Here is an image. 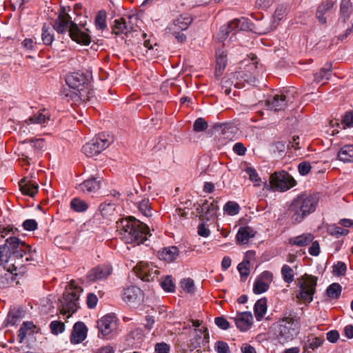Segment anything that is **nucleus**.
I'll return each mask as SVG.
<instances>
[{
  "mask_svg": "<svg viewBox=\"0 0 353 353\" xmlns=\"http://www.w3.org/2000/svg\"><path fill=\"white\" fill-rule=\"evenodd\" d=\"M270 285L260 279H256L253 285V292L255 294H260L268 290Z\"/></svg>",
  "mask_w": 353,
  "mask_h": 353,
  "instance_id": "obj_47",
  "label": "nucleus"
},
{
  "mask_svg": "<svg viewBox=\"0 0 353 353\" xmlns=\"http://www.w3.org/2000/svg\"><path fill=\"white\" fill-rule=\"evenodd\" d=\"M35 252V251H34ZM33 260V251L29 245L17 236H10L0 245V264L5 263L6 272L0 276V288H7L19 276L26 272L27 262Z\"/></svg>",
  "mask_w": 353,
  "mask_h": 353,
  "instance_id": "obj_1",
  "label": "nucleus"
},
{
  "mask_svg": "<svg viewBox=\"0 0 353 353\" xmlns=\"http://www.w3.org/2000/svg\"><path fill=\"white\" fill-rule=\"evenodd\" d=\"M112 269L108 265H98L89 272L88 279L92 282L105 279L112 274Z\"/></svg>",
  "mask_w": 353,
  "mask_h": 353,
  "instance_id": "obj_19",
  "label": "nucleus"
},
{
  "mask_svg": "<svg viewBox=\"0 0 353 353\" xmlns=\"http://www.w3.org/2000/svg\"><path fill=\"white\" fill-rule=\"evenodd\" d=\"M122 299L129 304H139L143 301L141 290L136 286H130L123 290Z\"/></svg>",
  "mask_w": 353,
  "mask_h": 353,
  "instance_id": "obj_18",
  "label": "nucleus"
},
{
  "mask_svg": "<svg viewBox=\"0 0 353 353\" xmlns=\"http://www.w3.org/2000/svg\"><path fill=\"white\" fill-rule=\"evenodd\" d=\"M53 29L59 34H65L67 32L71 39L76 43L88 46L91 42L89 30L83 31L79 26L72 21L69 14H59L53 23Z\"/></svg>",
  "mask_w": 353,
  "mask_h": 353,
  "instance_id": "obj_5",
  "label": "nucleus"
},
{
  "mask_svg": "<svg viewBox=\"0 0 353 353\" xmlns=\"http://www.w3.org/2000/svg\"><path fill=\"white\" fill-rule=\"evenodd\" d=\"M121 238L126 243L140 245L151 235L148 226L133 216L122 219L117 222Z\"/></svg>",
  "mask_w": 353,
  "mask_h": 353,
  "instance_id": "obj_3",
  "label": "nucleus"
},
{
  "mask_svg": "<svg viewBox=\"0 0 353 353\" xmlns=\"http://www.w3.org/2000/svg\"><path fill=\"white\" fill-rule=\"evenodd\" d=\"M95 26L98 30H101L106 28V12L105 10L98 12L95 18Z\"/></svg>",
  "mask_w": 353,
  "mask_h": 353,
  "instance_id": "obj_45",
  "label": "nucleus"
},
{
  "mask_svg": "<svg viewBox=\"0 0 353 353\" xmlns=\"http://www.w3.org/2000/svg\"><path fill=\"white\" fill-rule=\"evenodd\" d=\"M334 4L335 1L325 0L317 6L315 17L321 24H327V19L325 14L334 7Z\"/></svg>",
  "mask_w": 353,
  "mask_h": 353,
  "instance_id": "obj_22",
  "label": "nucleus"
},
{
  "mask_svg": "<svg viewBox=\"0 0 353 353\" xmlns=\"http://www.w3.org/2000/svg\"><path fill=\"white\" fill-rule=\"evenodd\" d=\"M288 100L283 94H274L265 101L267 108L274 112L284 110L288 107Z\"/></svg>",
  "mask_w": 353,
  "mask_h": 353,
  "instance_id": "obj_17",
  "label": "nucleus"
},
{
  "mask_svg": "<svg viewBox=\"0 0 353 353\" xmlns=\"http://www.w3.org/2000/svg\"><path fill=\"white\" fill-rule=\"evenodd\" d=\"M327 232L336 238H339L341 236L347 235L349 233V230L347 229H343L339 226H337L335 224H332L328 225Z\"/></svg>",
  "mask_w": 353,
  "mask_h": 353,
  "instance_id": "obj_42",
  "label": "nucleus"
},
{
  "mask_svg": "<svg viewBox=\"0 0 353 353\" xmlns=\"http://www.w3.org/2000/svg\"><path fill=\"white\" fill-rule=\"evenodd\" d=\"M111 142L108 136L104 133L99 134L83 146L82 151L87 157H92L99 154Z\"/></svg>",
  "mask_w": 353,
  "mask_h": 353,
  "instance_id": "obj_7",
  "label": "nucleus"
},
{
  "mask_svg": "<svg viewBox=\"0 0 353 353\" xmlns=\"http://www.w3.org/2000/svg\"><path fill=\"white\" fill-rule=\"evenodd\" d=\"M256 232L250 227L239 228L236 235V241L240 244H247L250 239L254 237Z\"/></svg>",
  "mask_w": 353,
  "mask_h": 353,
  "instance_id": "obj_26",
  "label": "nucleus"
},
{
  "mask_svg": "<svg viewBox=\"0 0 353 353\" xmlns=\"http://www.w3.org/2000/svg\"><path fill=\"white\" fill-rule=\"evenodd\" d=\"M26 311L22 307H13L10 310L3 324L14 325L25 316Z\"/></svg>",
  "mask_w": 353,
  "mask_h": 353,
  "instance_id": "obj_24",
  "label": "nucleus"
},
{
  "mask_svg": "<svg viewBox=\"0 0 353 353\" xmlns=\"http://www.w3.org/2000/svg\"><path fill=\"white\" fill-rule=\"evenodd\" d=\"M311 168L310 163L307 161H303L298 165L299 172L302 176L307 174L310 172Z\"/></svg>",
  "mask_w": 353,
  "mask_h": 353,
  "instance_id": "obj_60",
  "label": "nucleus"
},
{
  "mask_svg": "<svg viewBox=\"0 0 353 353\" xmlns=\"http://www.w3.org/2000/svg\"><path fill=\"white\" fill-rule=\"evenodd\" d=\"M139 211L145 216L150 217L152 215V208L148 199H143L137 203Z\"/></svg>",
  "mask_w": 353,
  "mask_h": 353,
  "instance_id": "obj_40",
  "label": "nucleus"
},
{
  "mask_svg": "<svg viewBox=\"0 0 353 353\" xmlns=\"http://www.w3.org/2000/svg\"><path fill=\"white\" fill-rule=\"evenodd\" d=\"M236 327L241 331L248 330L253 323V317L250 312H243L237 314L234 318Z\"/></svg>",
  "mask_w": 353,
  "mask_h": 353,
  "instance_id": "obj_21",
  "label": "nucleus"
},
{
  "mask_svg": "<svg viewBox=\"0 0 353 353\" xmlns=\"http://www.w3.org/2000/svg\"><path fill=\"white\" fill-rule=\"evenodd\" d=\"M238 19H234L228 23L227 26H222L219 33V39L223 41L227 38L229 33L232 31H239V23H237Z\"/></svg>",
  "mask_w": 353,
  "mask_h": 353,
  "instance_id": "obj_33",
  "label": "nucleus"
},
{
  "mask_svg": "<svg viewBox=\"0 0 353 353\" xmlns=\"http://www.w3.org/2000/svg\"><path fill=\"white\" fill-rule=\"evenodd\" d=\"M314 235L311 233H303L301 235L289 239V243L291 245H296L298 247H304L312 242Z\"/></svg>",
  "mask_w": 353,
  "mask_h": 353,
  "instance_id": "obj_28",
  "label": "nucleus"
},
{
  "mask_svg": "<svg viewBox=\"0 0 353 353\" xmlns=\"http://www.w3.org/2000/svg\"><path fill=\"white\" fill-rule=\"evenodd\" d=\"M41 39L43 43L46 46L52 44L54 39V35L50 32L48 28H46L45 26L42 28Z\"/></svg>",
  "mask_w": 353,
  "mask_h": 353,
  "instance_id": "obj_57",
  "label": "nucleus"
},
{
  "mask_svg": "<svg viewBox=\"0 0 353 353\" xmlns=\"http://www.w3.org/2000/svg\"><path fill=\"white\" fill-rule=\"evenodd\" d=\"M192 21L189 14H181L174 19L165 28L166 33H177L188 29Z\"/></svg>",
  "mask_w": 353,
  "mask_h": 353,
  "instance_id": "obj_15",
  "label": "nucleus"
},
{
  "mask_svg": "<svg viewBox=\"0 0 353 353\" xmlns=\"http://www.w3.org/2000/svg\"><path fill=\"white\" fill-rule=\"evenodd\" d=\"M192 339H196L198 341L203 343L205 345V343H208L209 334L208 333V329L205 327L204 330L202 329H195V335Z\"/></svg>",
  "mask_w": 353,
  "mask_h": 353,
  "instance_id": "obj_48",
  "label": "nucleus"
},
{
  "mask_svg": "<svg viewBox=\"0 0 353 353\" xmlns=\"http://www.w3.org/2000/svg\"><path fill=\"white\" fill-rule=\"evenodd\" d=\"M341 124L343 125V129L353 128V111H347L345 113Z\"/></svg>",
  "mask_w": 353,
  "mask_h": 353,
  "instance_id": "obj_58",
  "label": "nucleus"
},
{
  "mask_svg": "<svg viewBox=\"0 0 353 353\" xmlns=\"http://www.w3.org/2000/svg\"><path fill=\"white\" fill-rule=\"evenodd\" d=\"M214 323L219 328L222 330H227L230 327V323L223 316H218L214 319Z\"/></svg>",
  "mask_w": 353,
  "mask_h": 353,
  "instance_id": "obj_62",
  "label": "nucleus"
},
{
  "mask_svg": "<svg viewBox=\"0 0 353 353\" xmlns=\"http://www.w3.org/2000/svg\"><path fill=\"white\" fill-rule=\"evenodd\" d=\"M81 190L86 192H95L100 188V181L95 178L88 179L80 184Z\"/></svg>",
  "mask_w": 353,
  "mask_h": 353,
  "instance_id": "obj_35",
  "label": "nucleus"
},
{
  "mask_svg": "<svg viewBox=\"0 0 353 353\" xmlns=\"http://www.w3.org/2000/svg\"><path fill=\"white\" fill-rule=\"evenodd\" d=\"M250 262L248 260H243L237 266L241 279H246L250 274Z\"/></svg>",
  "mask_w": 353,
  "mask_h": 353,
  "instance_id": "obj_51",
  "label": "nucleus"
},
{
  "mask_svg": "<svg viewBox=\"0 0 353 353\" xmlns=\"http://www.w3.org/2000/svg\"><path fill=\"white\" fill-rule=\"evenodd\" d=\"M256 279L270 285L273 280V274L270 271H263Z\"/></svg>",
  "mask_w": 353,
  "mask_h": 353,
  "instance_id": "obj_64",
  "label": "nucleus"
},
{
  "mask_svg": "<svg viewBox=\"0 0 353 353\" xmlns=\"http://www.w3.org/2000/svg\"><path fill=\"white\" fill-rule=\"evenodd\" d=\"M290 10L288 4H280L276 8L270 21L265 25V27L259 33L260 34H267L275 30L279 22L286 16Z\"/></svg>",
  "mask_w": 353,
  "mask_h": 353,
  "instance_id": "obj_12",
  "label": "nucleus"
},
{
  "mask_svg": "<svg viewBox=\"0 0 353 353\" xmlns=\"http://www.w3.org/2000/svg\"><path fill=\"white\" fill-rule=\"evenodd\" d=\"M23 143L29 144L26 149V152L22 154L23 160L27 161L28 164L30 163L29 161L36 157L45 148V141L43 139L26 140Z\"/></svg>",
  "mask_w": 353,
  "mask_h": 353,
  "instance_id": "obj_14",
  "label": "nucleus"
},
{
  "mask_svg": "<svg viewBox=\"0 0 353 353\" xmlns=\"http://www.w3.org/2000/svg\"><path fill=\"white\" fill-rule=\"evenodd\" d=\"M179 249L176 246L165 248L159 253V258L168 263L173 262L179 256Z\"/></svg>",
  "mask_w": 353,
  "mask_h": 353,
  "instance_id": "obj_30",
  "label": "nucleus"
},
{
  "mask_svg": "<svg viewBox=\"0 0 353 353\" xmlns=\"http://www.w3.org/2000/svg\"><path fill=\"white\" fill-rule=\"evenodd\" d=\"M216 65L225 68L227 63V54H225V52L223 50L219 49L216 52Z\"/></svg>",
  "mask_w": 353,
  "mask_h": 353,
  "instance_id": "obj_56",
  "label": "nucleus"
},
{
  "mask_svg": "<svg viewBox=\"0 0 353 353\" xmlns=\"http://www.w3.org/2000/svg\"><path fill=\"white\" fill-rule=\"evenodd\" d=\"M352 10V4L350 0H341L340 4V15L343 22H345L349 19Z\"/></svg>",
  "mask_w": 353,
  "mask_h": 353,
  "instance_id": "obj_36",
  "label": "nucleus"
},
{
  "mask_svg": "<svg viewBox=\"0 0 353 353\" xmlns=\"http://www.w3.org/2000/svg\"><path fill=\"white\" fill-rule=\"evenodd\" d=\"M237 23H239V30L244 31L252 30L254 24L249 19L241 17L238 19Z\"/></svg>",
  "mask_w": 353,
  "mask_h": 353,
  "instance_id": "obj_53",
  "label": "nucleus"
},
{
  "mask_svg": "<svg viewBox=\"0 0 353 353\" xmlns=\"http://www.w3.org/2000/svg\"><path fill=\"white\" fill-rule=\"evenodd\" d=\"M347 271V266L344 262L338 261L336 264L333 266V274L335 276H340L345 274Z\"/></svg>",
  "mask_w": 353,
  "mask_h": 353,
  "instance_id": "obj_55",
  "label": "nucleus"
},
{
  "mask_svg": "<svg viewBox=\"0 0 353 353\" xmlns=\"http://www.w3.org/2000/svg\"><path fill=\"white\" fill-rule=\"evenodd\" d=\"M281 274L284 281L290 283L294 280V272L292 268L288 265H283L281 268Z\"/></svg>",
  "mask_w": 353,
  "mask_h": 353,
  "instance_id": "obj_49",
  "label": "nucleus"
},
{
  "mask_svg": "<svg viewBox=\"0 0 353 353\" xmlns=\"http://www.w3.org/2000/svg\"><path fill=\"white\" fill-rule=\"evenodd\" d=\"M65 82L69 87L68 90L72 91H77L83 88L86 85H89L86 76L79 72H74L68 75ZM63 90H68V88H64Z\"/></svg>",
  "mask_w": 353,
  "mask_h": 353,
  "instance_id": "obj_16",
  "label": "nucleus"
},
{
  "mask_svg": "<svg viewBox=\"0 0 353 353\" xmlns=\"http://www.w3.org/2000/svg\"><path fill=\"white\" fill-rule=\"evenodd\" d=\"M82 291L80 287H74L70 285V288H66L63 294V297L60 299L61 313L63 315L69 313L68 318L72 314L74 313L79 308V293Z\"/></svg>",
  "mask_w": 353,
  "mask_h": 353,
  "instance_id": "obj_6",
  "label": "nucleus"
},
{
  "mask_svg": "<svg viewBox=\"0 0 353 353\" xmlns=\"http://www.w3.org/2000/svg\"><path fill=\"white\" fill-rule=\"evenodd\" d=\"M19 189L24 194L33 197L38 192L39 185L35 182L27 177H23L19 182Z\"/></svg>",
  "mask_w": 353,
  "mask_h": 353,
  "instance_id": "obj_23",
  "label": "nucleus"
},
{
  "mask_svg": "<svg viewBox=\"0 0 353 353\" xmlns=\"http://www.w3.org/2000/svg\"><path fill=\"white\" fill-rule=\"evenodd\" d=\"M70 206V208L76 212H84L88 208L87 202L78 197H75L71 200Z\"/></svg>",
  "mask_w": 353,
  "mask_h": 353,
  "instance_id": "obj_38",
  "label": "nucleus"
},
{
  "mask_svg": "<svg viewBox=\"0 0 353 353\" xmlns=\"http://www.w3.org/2000/svg\"><path fill=\"white\" fill-rule=\"evenodd\" d=\"M48 120H49L48 117H47L42 112H38L37 114H34L32 116L30 117L28 119L25 121V123H26L27 124H43L45 123Z\"/></svg>",
  "mask_w": 353,
  "mask_h": 353,
  "instance_id": "obj_43",
  "label": "nucleus"
},
{
  "mask_svg": "<svg viewBox=\"0 0 353 353\" xmlns=\"http://www.w3.org/2000/svg\"><path fill=\"white\" fill-rule=\"evenodd\" d=\"M218 210L219 206L216 201L214 200L211 203H209L208 201V204L205 209V214H203V220H205L207 221H214L216 218V212Z\"/></svg>",
  "mask_w": 353,
  "mask_h": 353,
  "instance_id": "obj_34",
  "label": "nucleus"
},
{
  "mask_svg": "<svg viewBox=\"0 0 353 353\" xmlns=\"http://www.w3.org/2000/svg\"><path fill=\"white\" fill-rule=\"evenodd\" d=\"M237 79H241L250 85H255L258 81L257 76L250 71H241L236 74Z\"/></svg>",
  "mask_w": 353,
  "mask_h": 353,
  "instance_id": "obj_39",
  "label": "nucleus"
},
{
  "mask_svg": "<svg viewBox=\"0 0 353 353\" xmlns=\"http://www.w3.org/2000/svg\"><path fill=\"white\" fill-rule=\"evenodd\" d=\"M137 276L143 281H154L158 279L159 270L152 263L139 262L135 267Z\"/></svg>",
  "mask_w": 353,
  "mask_h": 353,
  "instance_id": "obj_11",
  "label": "nucleus"
},
{
  "mask_svg": "<svg viewBox=\"0 0 353 353\" xmlns=\"http://www.w3.org/2000/svg\"><path fill=\"white\" fill-rule=\"evenodd\" d=\"M267 299L262 298L259 299L254 306V314L256 321H261L267 312Z\"/></svg>",
  "mask_w": 353,
  "mask_h": 353,
  "instance_id": "obj_32",
  "label": "nucleus"
},
{
  "mask_svg": "<svg viewBox=\"0 0 353 353\" xmlns=\"http://www.w3.org/2000/svg\"><path fill=\"white\" fill-rule=\"evenodd\" d=\"M181 286L188 293L192 292L194 286V281L190 278L184 279L181 282Z\"/></svg>",
  "mask_w": 353,
  "mask_h": 353,
  "instance_id": "obj_61",
  "label": "nucleus"
},
{
  "mask_svg": "<svg viewBox=\"0 0 353 353\" xmlns=\"http://www.w3.org/2000/svg\"><path fill=\"white\" fill-rule=\"evenodd\" d=\"M319 203L316 194H301L294 198L288 208V214L293 224L301 223L304 219L313 213Z\"/></svg>",
  "mask_w": 353,
  "mask_h": 353,
  "instance_id": "obj_4",
  "label": "nucleus"
},
{
  "mask_svg": "<svg viewBox=\"0 0 353 353\" xmlns=\"http://www.w3.org/2000/svg\"><path fill=\"white\" fill-rule=\"evenodd\" d=\"M342 288L338 283H333L326 290V294L329 298L338 299L341 293Z\"/></svg>",
  "mask_w": 353,
  "mask_h": 353,
  "instance_id": "obj_41",
  "label": "nucleus"
},
{
  "mask_svg": "<svg viewBox=\"0 0 353 353\" xmlns=\"http://www.w3.org/2000/svg\"><path fill=\"white\" fill-rule=\"evenodd\" d=\"M99 332L107 339L112 336L114 332L117 329V323L112 315H105L97 321Z\"/></svg>",
  "mask_w": 353,
  "mask_h": 353,
  "instance_id": "obj_13",
  "label": "nucleus"
},
{
  "mask_svg": "<svg viewBox=\"0 0 353 353\" xmlns=\"http://www.w3.org/2000/svg\"><path fill=\"white\" fill-rule=\"evenodd\" d=\"M214 349L218 353H230L228 343L222 341H218L215 343Z\"/></svg>",
  "mask_w": 353,
  "mask_h": 353,
  "instance_id": "obj_59",
  "label": "nucleus"
},
{
  "mask_svg": "<svg viewBox=\"0 0 353 353\" xmlns=\"http://www.w3.org/2000/svg\"><path fill=\"white\" fill-rule=\"evenodd\" d=\"M23 228L27 231H34L37 229V222L34 219H27L23 223Z\"/></svg>",
  "mask_w": 353,
  "mask_h": 353,
  "instance_id": "obj_63",
  "label": "nucleus"
},
{
  "mask_svg": "<svg viewBox=\"0 0 353 353\" xmlns=\"http://www.w3.org/2000/svg\"><path fill=\"white\" fill-rule=\"evenodd\" d=\"M88 329L83 322L78 321L74 323L70 336V342L78 344L83 341L87 336Z\"/></svg>",
  "mask_w": 353,
  "mask_h": 353,
  "instance_id": "obj_20",
  "label": "nucleus"
},
{
  "mask_svg": "<svg viewBox=\"0 0 353 353\" xmlns=\"http://www.w3.org/2000/svg\"><path fill=\"white\" fill-rule=\"evenodd\" d=\"M35 325L32 321H25L22 323L18 331L17 341L19 343H22L28 334L34 332Z\"/></svg>",
  "mask_w": 353,
  "mask_h": 353,
  "instance_id": "obj_31",
  "label": "nucleus"
},
{
  "mask_svg": "<svg viewBox=\"0 0 353 353\" xmlns=\"http://www.w3.org/2000/svg\"><path fill=\"white\" fill-rule=\"evenodd\" d=\"M89 85H85V88L78 90L77 91H72L71 90H63L61 95L67 101H72L73 103H86L90 101L93 97V92L88 88Z\"/></svg>",
  "mask_w": 353,
  "mask_h": 353,
  "instance_id": "obj_9",
  "label": "nucleus"
},
{
  "mask_svg": "<svg viewBox=\"0 0 353 353\" xmlns=\"http://www.w3.org/2000/svg\"><path fill=\"white\" fill-rule=\"evenodd\" d=\"M332 63H327L325 67L322 68L320 71L315 74L314 79L316 81L319 82L323 80H329L332 75Z\"/></svg>",
  "mask_w": 353,
  "mask_h": 353,
  "instance_id": "obj_37",
  "label": "nucleus"
},
{
  "mask_svg": "<svg viewBox=\"0 0 353 353\" xmlns=\"http://www.w3.org/2000/svg\"><path fill=\"white\" fill-rule=\"evenodd\" d=\"M132 30V26H128L124 18H119L114 21L112 26V32L116 35L124 34H127Z\"/></svg>",
  "mask_w": 353,
  "mask_h": 353,
  "instance_id": "obj_25",
  "label": "nucleus"
},
{
  "mask_svg": "<svg viewBox=\"0 0 353 353\" xmlns=\"http://www.w3.org/2000/svg\"><path fill=\"white\" fill-rule=\"evenodd\" d=\"M301 330L300 319L293 310H285L283 317L273 324L275 339L282 345L294 340Z\"/></svg>",
  "mask_w": 353,
  "mask_h": 353,
  "instance_id": "obj_2",
  "label": "nucleus"
},
{
  "mask_svg": "<svg viewBox=\"0 0 353 353\" xmlns=\"http://www.w3.org/2000/svg\"><path fill=\"white\" fill-rule=\"evenodd\" d=\"M323 341V338L316 337L312 335L308 336L307 339L303 342V348L304 352L311 353L312 351L320 347Z\"/></svg>",
  "mask_w": 353,
  "mask_h": 353,
  "instance_id": "obj_27",
  "label": "nucleus"
},
{
  "mask_svg": "<svg viewBox=\"0 0 353 353\" xmlns=\"http://www.w3.org/2000/svg\"><path fill=\"white\" fill-rule=\"evenodd\" d=\"M337 158L344 163H353V145H344L338 152Z\"/></svg>",
  "mask_w": 353,
  "mask_h": 353,
  "instance_id": "obj_29",
  "label": "nucleus"
},
{
  "mask_svg": "<svg viewBox=\"0 0 353 353\" xmlns=\"http://www.w3.org/2000/svg\"><path fill=\"white\" fill-rule=\"evenodd\" d=\"M50 329L52 334L58 335L65 330V324L59 321H52L50 323Z\"/></svg>",
  "mask_w": 353,
  "mask_h": 353,
  "instance_id": "obj_50",
  "label": "nucleus"
},
{
  "mask_svg": "<svg viewBox=\"0 0 353 353\" xmlns=\"http://www.w3.org/2000/svg\"><path fill=\"white\" fill-rule=\"evenodd\" d=\"M160 285L166 292H172L174 291L175 285L171 276H166L164 280L160 282Z\"/></svg>",
  "mask_w": 353,
  "mask_h": 353,
  "instance_id": "obj_52",
  "label": "nucleus"
},
{
  "mask_svg": "<svg viewBox=\"0 0 353 353\" xmlns=\"http://www.w3.org/2000/svg\"><path fill=\"white\" fill-rule=\"evenodd\" d=\"M224 212L230 215L234 216L239 213L240 206L234 201H228L223 206Z\"/></svg>",
  "mask_w": 353,
  "mask_h": 353,
  "instance_id": "obj_44",
  "label": "nucleus"
},
{
  "mask_svg": "<svg viewBox=\"0 0 353 353\" xmlns=\"http://www.w3.org/2000/svg\"><path fill=\"white\" fill-rule=\"evenodd\" d=\"M208 128V123L203 118L196 119L193 124V130L196 132H201L205 130Z\"/></svg>",
  "mask_w": 353,
  "mask_h": 353,
  "instance_id": "obj_54",
  "label": "nucleus"
},
{
  "mask_svg": "<svg viewBox=\"0 0 353 353\" xmlns=\"http://www.w3.org/2000/svg\"><path fill=\"white\" fill-rule=\"evenodd\" d=\"M246 174L249 176V179L254 183L255 186H260L262 181L255 168L252 167H247L245 170Z\"/></svg>",
  "mask_w": 353,
  "mask_h": 353,
  "instance_id": "obj_46",
  "label": "nucleus"
},
{
  "mask_svg": "<svg viewBox=\"0 0 353 353\" xmlns=\"http://www.w3.org/2000/svg\"><path fill=\"white\" fill-rule=\"evenodd\" d=\"M317 280V277L314 276H307L306 281L300 283V292L296 295L297 299L302 300L303 302L310 303L312 301L313 296L316 292Z\"/></svg>",
  "mask_w": 353,
  "mask_h": 353,
  "instance_id": "obj_10",
  "label": "nucleus"
},
{
  "mask_svg": "<svg viewBox=\"0 0 353 353\" xmlns=\"http://www.w3.org/2000/svg\"><path fill=\"white\" fill-rule=\"evenodd\" d=\"M296 185V181L287 172H274L270 176V185L276 190L285 192Z\"/></svg>",
  "mask_w": 353,
  "mask_h": 353,
  "instance_id": "obj_8",
  "label": "nucleus"
}]
</instances>
